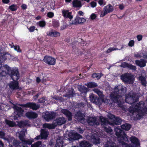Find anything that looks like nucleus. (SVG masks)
<instances>
[{
  "instance_id": "nucleus-1",
  "label": "nucleus",
  "mask_w": 147,
  "mask_h": 147,
  "mask_svg": "<svg viewBox=\"0 0 147 147\" xmlns=\"http://www.w3.org/2000/svg\"><path fill=\"white\" fill-rule=\"evenodd\" d=\"M136 96L135 94L131 95V93L126 95L125 101L130 104H133L129 108L130 112L132 113L133 114L135 113L137 114V117L138 119H140L147 111V108L144 107V102H143L136 104L135 102L138 99Z\"/></svg>"
},
{
  "instance_id": "nucleus-2",
  "label": "nucleus",
  "mask_w": 147,
  "mask_h": 147,
  "mask_svg": "<svg viewBox=\"0 0 147 147\" xmlns=\"http://www.w3.org/2000/svg\"><path fill=\"white\" fill-rule=\"evenodd\" d=\"M115 130L116 131V134L118 137L119 142L122 144L123 147H138L140 146V144L139 140L136 137L132 136L130 138L131 143L129 145L127 135L124 133H123L122 135L121 134V130L118 127H115Z\"/></svg>"
},
{
  "instance_id": "nucleus-3",
  "label": "nucleus",
  "mask_w": 147,
  "mask_h": 147,
  "mask_svg": "<svg viewBox=\"0 0 147 147\" xmlns=\"http://www.w3.org/2000/svg\"><path fill=\"white\" fill-rule=\"evenodd\" d=\"M1 65L0 64V73L2 76H5L7 74H9L11 73V77L13 81L11 82L9 84V88L13 90L18 89L19 88L18 82L17 81L19 78V74L18 70H14L12 71L10 68L7 65H4L2 69H4V71H1Z\"/></svg>"
},
{
  "instance_id": "nucleus-4",
  "label": "nucleus",
  "mask_w": 147,
  "mask_h": 147,
  "mask_svg": "<svg viewBox=\"0 0 147 147\" xmlns=\"http://www.w3.org/2000/svg\"><path fill=\"white\" fill-rule=\"evenodd\" d=\"M26 132V129H23L21 131L18 132L16 134V136H18L22 141L21 142H19L15 140L13 137L10 138V139H9L8 141L9 147H27L26 146L27 144H31L33 142L32 141L25 140L24 136Z\"/></svg>"
},
{
  "instance_id": "nucleus-5",
  "label": "nucleus",
  "mask_w": 147,
  "mask_h": 147,
  "mask_svg": "<svg viewBox=\"0 0 147 147\" xmlns=\"http://www.w3.org/2000/svg\"><path fill=\"white\" fill-rule=\"evenodd\" d=\"M125 89L126 88H123V86L121 85H119L115 87L114 90V93L110 95L111 99L115 103H117L119 104V100H120V98L121 97L122 92L123 93L124 92L123 91V89Z\"/></svg>"
},
{
  "instance_id": "nucleus-6",
  "label": "nucleus",
  "mask_w": 147,
  "mask_h": 147,
  "mask_svg": "<svg viewBox=\"0 0 147 147\" xmlns=\"http://www.w3.org/2000/svg\"><path fill=\"white\" fill-rule=\"evenodd\" d=\"M100 119L101 121V125L106 131L108 133L111 132L112 131V129L108 126V125L111 124L107 121V119L102 117H100Z\"/></svg>"
},
{
  "instance_id": "nucleus-7",
  "label": "nucleus",
  "mask_w": 147,
  "mask_h": 147,
  "mask_svg": "<svg viewBox=\"0 0 147 147\" xmlns=\"http://www.w3.org/2000/svg\"><path fill=\"white\" fill-rule=\"evenodd\" d=\"M113 7L110 4H108L103 7V11L100 13V16L103 17L107 14L113 12Z\"/></svg>"
},
{
  "instance_id": "nucleus-8",
  "label": "nucleus",
  "mask_w": 147,
  "mask_h": 147,
  "mask_svg": "<svg viewBox=\"0 0 147 147\" xmlns=\"http://www.w3.org/2000/svg\"><path fill=\"white\" fill-rule=\"evenodd\" d=\"M121 79L125 82L128 84L132 83L134 80L133 75L128 73L125 74L121 76Z\"/></svg>"
},
{
  "instance_id": "nucleus-9",
  "label": "nucleus",
  "mask_w": 147,
  "mask_h": 147,
  "mask_svg": "<svg viewBox=\"0 0 147 147\" xmlns=\"http://www.w3.org/2000/svg\"><path fill=\"white\" fill-rule=\"evenodd\" d=\"M20 105L25 107L29 108L33 110H36L40 107L39 105L33 102H29L26 104Z\"/></svg>"
},
{
  "instance_id": "nucleus-10",
  "label": "nucleus",
  "mask_w": 147,
  "mask_h": 147,
  "mask_svg": "<svg viewBox=\"0 0 147 147\" xmlns=\"http://www.w3.org/2000/svg\"><path fill=\"white\" fill-rule=\"evenodd\" d=\"M69 138L68 139L69 141L72 140H75L80 138H82V136L77 133H75L74 131H71L69 133Z\"/></svg>"
},
{
  "instance_id": "nucleus-11",
  "label": "nucleus",
  "mask_w": 147,
  "mask_h": 147,
  "mask_svg": "<svg viewBox=\"0 0 147 147\" xmlns=\"http://www.w3.org/2000/svg\"><path fill=\"white\" fill-rule=\"evenodd\" d=\"M55 114L54 113H49L48 111L46 112L43 115V117L46 121H49L51 119L54 118Z\"/></svg>"
},
{
  "instance_id": "nucleus-12",
  "label": "nucleus",
  "mask_w": 147,
  "mask_h": 147,
  "mask_svg": "<svg viewBox=\"0 0 147 147\" xmlns=\"http://www.w3.org/2000/svg\"><path fill=\"white\" fill-rule=\"evenodd\" d=\"M43 60L45 62L50 65H54L55 63V59L50 56H45Z\"/></svg>"
},
{
  "instance_id": "nucleus-13",
  "label": "nucleus",
  "mask_w": 147,
  "mask_h": 147,
  "mask_svg": "<svg viewBox=\"0 0 147 147\" xmlns=\"http://www.w3.org/2000/svg\"><path fill=\"white\" fill-rule=\"evenodd\" d=\"M13 108L14 110L15 114L18 115L19 117H21L23 115L24 111L20 107L16 105H14Z\"/></svg>"
},
{
  "instance_id": "nucleus-14",
  "label": "nucleus",
  "mask_w": 147,
  "mask_h": 147,
  "mask_svg": "<svg viewBox=\"0 0 147 147\" xmlns=\"http://www.w3.org/2000/svg\"><path fill=\"white\" fill-rule=\"evenodd\" d=\"M62 15L65 18L71 19L73 18L71 12H69V10L63 9L62 11Z\"/></svg>"
},
{
  "instance_id": "nucleus-15",
  "label": "nucleus",
  "mask_w": 147,
  "mask_h": 147,
  "mask_svg": "<svg viewBox=\"0 0 147 147\" xmlns=\"http://www.w3.org/2000/svg\"><path fill=\"white\" fill-rule=\"evenodd\" d=\"M49 135V132L44 129H42L41 131L40 136H36L35 139L37 140L39 139L40 137L42 139H45Z\"/></svg>"
},
{
  "instance_id": "nucleus-16",
  "label": "nucleus",
  "mask_w": 147,
  "mask_h": 147,
  "mask_svg": "<svg viewBox=\"0 0 147 147\" xmlns=\"http://www.w3.org/2000/svg\"><path fill=\"white\" fill-rule=\"evenodd\" d=\"M88 124L90 125H98L99 124V122L95 117H91L88 120Z\"/></svg>"
},
{
  "instance_id": "nucleus-17",
  "label": "nucleus",
  "mask_w": 147,
  "mask_h": 147,
  "mask_svg": "<svg viewBox=\"0 0 147 147\" xmlns=\"http://www.w3.org/2000/svg\"><path fill=\"white\" fill-rule=\"evenodd\" d=\"M93 90L99 96L100 98V99H101L103 102H104L107 104L109 102L110 100L106 99L105 100L103 99L104 96L102 94V93L101 92L97 89H94Z\"/></svg>"
},
{
  "instance_id": "nucleus-18",
  "label": "nucleus",
  "mask_w": 147,
  "mask_h": 147,
  "mask_svg": "<svg viewBox=\"0 0 147 147\" xmlns=\"http://www.w3.org/2000/svg\"><path fill=\"white\" fill-rule=\"evenodd\" d=\"M90 98L91 102L96 105H100V99L93 94H91L90 95Z\"/></svg>"
},
{
  "instance_id": "nucleus-19",
  "label": "nucleus",
  "mask_w": 147,
  "mask_h": 147,
  "mask_svg": "<svg viewBox=\"0 0 147 147\" xmlns=\"http://www.w3.org/2000/svg\"><path fill=\"white\" fill-rule=\"evenodd\" d=\"M84 115L80 111L77 112L75 115V117L77 119L78 121H80L82 123H83L84 121Z\"/></svg>"
},
{
  "instance_id": "nucleus-20",
  "label": "nucleus",
  "mask_w": 147,
  "mask_h": 147,
  "mask_svg": "<svg viewBox=\"0 0 147 147\" xmlns=\"http://www.w3.org/2000/svg\"><path fill=\"white\" fill-rule=\"evenodd\" d=\"M61 112L67 117L69 121H71L72 120V114L67 109H63L61 110Z\"/></svg>"
},
{
  "instance_id": "nucleus-21",
  "label": "nucleus",
  "mask_w": 147,
  "mask_h": 147,
  "mask_svg": "<svg viewBox=\"0 0 147 147\" xmlns=\"http://www.w3.org/2000/svg\"><path fill=\"white\" fill-rule=\"evenodd\" d=\"M66 122V120L63 117H60L57 119L55 120L54 122V123H55L57 125H61L65 123Z\"/></svg>"
},
{
  "instance_id": "nucleus-22",
  "label": "nucleus",
  "mask_w": 147,
  "mask_h": 147,
  "mask_svg": "<svg viewBox=\"0 0 147 147\" xmlns=\"http://www.w3.org/2000/svg\"><path fill=\"white\" fill-rule=\"evenodd\" d=\"M90 141L93 144H97L99 143L100 140L96 134L94 133L93 135H92Z\"/></svg>"
},
{
  "instance_id": "nucleus-23",
  "label": "nucleus",
  "mask_w": 147,
  "mask_h": 147,
  "mask_svg": "<svg viewBox=\"0 0 147 147\" xmlns=\"http://www.w3.org/2000/svg\"><path fill=\"white\" fill-rule=\"evenodd\" d=\"M75 22L72 23V24H80L85 22L86 20L84 18H80L78 16H76L75 18Z\"/></svg>"
},
{
  "instance_id": "nucleus-24",
  "label": "nucleus",
  "mask_w": 147,
  "mask_h": 147,
  "mask_svg": "<svg viewBox=\"0 0 147 147\" xmlns=\"http://www.w3.org/2000/svg\"><path fill=\"white\" fill-rule=\"evenodd\" d=\"M26 116L29 119L35 118L37 117V114L33 112H28L26 113Z\"/></svg>"
},
{
  "instance_id": "nucleus-25",
  "label": "nucleus",
  "mask_w": 147,
  "mask_h": 147,
  "mask_svg": "<svg viewBox=\"0 0 147 147\" xmlns=\"http://www.w3.org/2000/svg\"><path fill=\"white\" fill-rule=\"evenodd\" d=\"M47 35L48 36L57 37L59 36H60V34L58 32L51 30L48 32Z\"/></svg>"
},
{
  "instance_id": "nucleus-26",
  "label": "nucleus",
  "mask_w": 147,
  "mask_h": 147,
  "mask_svg": "<svg viewBox=\"0 0 147 147\" xmlns=\"http://www.w3.org/2000/svg\"><path fill=\"white\" fill-rule=\"evenodd\" d=\"M135 63L136 65L140 67H144L146 65V61L143 59L136 60L135 61Z\"/></svg>"
},
{
  "instance_id": "nucleus-27",
  "label": "nucleus",
  "mask_w": 147,
  "mask_h": 147,
  "mask_svg": "<svg viewBox=\"0 0 147 147\" xmlns=\"http://www.w3.org/2000/svg\"><path fill=\"white\" fill-rule=\"evenodd\" d=\"M65 145L63 144L62 138L59 137L57 140L55 147H62Z\"/></svg>"
},
{
  "instance_id": "nucleus-28",
  "label": "nucleus",
  "mask_w": 147,
  "mask_h": 147,
  "mask_svg": "<svg viewBox=\"0 0 147 147\" xmlns=\"http://www.w3.org/2000/svg\"><path fill=\"white\" fill-rule=\"evenodd\" d=\"M121 66L123 67H127L134 70H136V67L135 66L125 62L122 63Z\"/></svg>"
},
{
  "instance_id": "nucleus-29",
  "label": "nucleus",
  "mask_w": 147,
  "mask_h": 147,
  "mask_svg": "<svg viewBox=\"0 0 147 147\" xmlns=\"http://www.w3.org/2000/svg\"><path fill=\"white\" fill-rule=\"evenodd\" d=\"M56 126L55 123L50 124L48 123H45L43 125V127L44 128H47L49 129H54Z\"/></svg>"
},
{
  "instance_id": "nucleus-30",
  "label": "nucleus",
  "mask_w": 147,
  "mask_h": 147,
  "mask_svg": "<svg viewBox=\"0 0 147 147\" xmlns=\"http://www.w3.org/2000/svg\"><path fill=\"white\" fill-rule=\"evenodd\" d=\"M29 125V121L26 120L20 121L18 123V126L20 127H24L26 125Z\"/></svg>"
},
{
  "instance_id": "nucleus-31",
  "label": "nucleus",
  "mask_w": 147,
  "mask_h": 147,
  "mask_svg": "<svg viewBox=\"0 0 147 147\" xmlns=\"http://www.w3.org/2000/svg\"><path fill=\"white\" fill-rule=\"evenodd\" d=\"M80 145L81 147H90L92 145L91 144L85 141L82 142L80 143Z\"/></svg>"
},
{
  "instance_id": "nucleus-32",
  "label": "nucleus",
  "mask_w": 147,
  "mask_h": 147,
  "mask_svg": "<svg viewBox=\"0 0 147 147\" xmlns=\"http://www.w3.org/2000/svg\"><path fill=\"white\" fill-rule=\"evenodd\" d=\"M5 122L10 127H14L16 125V123L12 121L6 119L5 120Z\"/></svg>"
},
{
  "instance_id": "nucleus-33",
  "label": "nucleus",
  "mask_w": 147,
  "mask_h": 147,
  "mask_svg": "<svg viewBox=\"0 0 147 147\" xmlns=\"http://www.w3.org/2000/svg\"><path fill=\"white\" fill-rule=\"evenodd\" d=\"M73 4L74 7H80L82 6L81 2L78 0L74 1H73Z\"/></svg>"
},
{
  "instance_id": "nucleus-34",
  "label": "nucleus",
  "mask_w": 147,
  "mask_h": 147,
  "mask_svg": "<svg viewBox=\"0 0 147 147\" xmlns=\"http://www.w3.org/2000/svg\"><path fill=\"white\" fill-rule=\"evenodd\" d=\"M130 127V125L128 123H125L121 126V128L125 130H129Z\"/></svg>"
},
{
  "instance_id": "nucleus-35",
  "label": "nucleus",
  "mask_w": 147,
  "mask_h": 147,
  "mask_svg": "<svg viewBox=\"0 0 147 147\" xmlns=\"http://www.w3.org/2000/svg\"><path fill=\"white\" fill-rule=\"evenodd\" d=\"M113 123L116 125H119L121 122V120L119 117H116L113 119Z\"/></svg>"
},
{
  "instance_id": "nucleus-36",
  "label": "nucleus",
  "mask_w": 147,
  "mask_h": 147,
  "mask_svg": "<svg viewBox=\"0 0 147 147\" xmlns=\"http://www.w3.org/2000/svg\"><path fill=\"white\" fill-rule=\"evenodd\" d=\"M87 86L90 88L96 87L97 86L96 84L94 82L88 83L87 84Z\"/></svg>"
},
{
  "instance_id": "nucleus-37",
  "label": "nucleus",
  "mask_w": 147,
  "mask_h": 147,
  "mask_svg": "<svg viewBox=\"0 0 147 147\" xmlns=\"http://www.w3.org/2000/svg\"><path fill=\"white\" fill-rule=\"evenodd\" d=\"M139 79L141 81L142 85L145 86L146 84V82L145 81V79L142 76H140L139 78Z\"/></svg>"
},
{
  "instance_id": "nucleus-38",
  "label": "nucleus",
  "mask_w": 147,
  "mask_h": 147,
  "mask_svg": "<svg viewBox=\"0 0 147 147\" xmlns=\"http://www.w3.org/2000/svg\"><path fill=\"white\" fill-rule=\"evenodd\" d=\"M102 76L101 74L94 73L92 75V77L94 78H96L97 79H100Z\"/></svg>"
},
{
  "instance_id": "nucleus-39",
  "label": "nucleus",
  "mask_w": 147,
  "mask_h": 147,
  "mask_svg": "<svg viewBox=\"0 0 147 147\" xmlns=\"http://www.w3.org/2000/svg\"><path fill=\"white\" fill-rule=\"evenodd\" d=\"M41 144L40 141H38L31 145V147H39Z\"/></svg>"
},
{
  "instance_id": "nucleus-40",
  "label": "nucleus",
  "mask_w": 147,
  "mask_h": 147,
  "mask_svg": "<svg viewBox=\"0 0 147 147\" xmlns=\"http://www.w3.org/2000/svg\"><path fill=\"white\" fill-rule=\"evenodd\" d=\"M98 3L101 6L103 7L106 4V2L103 0H99Z\"/></svg>"
},
{
  "instance_id": "nucleus-41",
  "label": "nucleus",
  "mask_w": 147,
  "mask_h": 147,
  "mask_svg": "<svg viewBox=\"0 0 147 147\" xmlns=\"http://www.w3.org/2000/svg\"><path fill=\"white\" fill-rule=\"evenodd\" d=\"M9 8L12 11H15L17 9V6L16 5H12L9 7Z\"/></svg>"
},
{
  "instance_id": "nucleus-42",
  "label": "nucleus",
  "mask_w": 147,
  "mask_h": 147,
  "mask_svg": "<svg viewBox=\"0 0 147 147\" xmlns=\"http://www.w3.org/2000/svg\"><path fill=\"white\" fill-rule=\"evenodd\" d=\"M40 26L41 27H44L46 25L45 22L44 21H40L38 23Z\"/></svg>"
},
{
  "instance_id": "nucleus-43",
  "label": "nucleus",
  "mask_w": 147,
  "mask_h": 147,
  "mask_svg": "<svg viewBox=\"0 0 147 147\" xmlns=\"http://www.w3.org/2000/svg\"><path fill=\"white\" fill-rule=\"evenodd\" d=\"M97 14L94 13H92L90 15V18L91 20H93L95 19L97 17Z\"/></svg>"
},
{
  "instance_id": "nucleus-44",
  "label": "nucleus",
  "mask_w": 147,
  "mask_h": 147,
  "mask_svg": "<svg viewBox=\"0 0 147 147\" xmlns=\"http://www.w3.org/2000/svg\"><path fill=\"white\" fill-rule=\"evenodd\" d=\"M135 43L134 41L133 40H130L128 43V45L130 47H132L134 45Z\"/></svg>"
},
{
  "instance_id": "nucleus-45",
  "label": "nucleus",
  "mask_w": 147,
  "mask_h": 147,
  "mask_svg": "<svg viewBox=\"0 0 147 147\" xmlns=\"http://www.w3.org/2000/svg\"><path fill=\"white\" fill-rule=\"evenodd\" d=\"M118 50L117 48H116L114 47H111L109 48L107 51V53H109L112 51L116 50Z\"/></svg>"
},
{
  "instance_id": "nucleus-46",
  "label": "nucleus",
  "mask_w": 147,
  "mask_h": 147,
  "mask_svg": "<svg viewBox=\"0 0 147 147\" xmlns=\"http://www.w3.org/2000/svg\"><path fill=\"white\" fill-rule=\"evenodd\" d=\"M142 55L143 54L141 53H136L134 54L135 57L138 58H140Z\"/></svg>"
},
{
  "instance_id": "nucleus-47",
  "label": "nucleus",
  "mask_w": 147,
  "mask_h": 147,
  "mask_svg": "<svg viewBox=\"0 0 147 147\" xmlns=\"http://www.w3.org/2000/svg\"><path fill=\"white\" fill-rule=\"evenodd\" d=\"M108 117L109 119L112 120L113 121V119H114L115 118L114 115L110 113H109L108 114Z\"/></svg>"
},
{
  "instance_id": "nucleus-48",
  "label": "nucleus",
  "mask_w": 147,
  "mask_h": 147,
  "mask_svg": "<svg viewBox=\"0 0 147 147\" xmlns=\"http://www.w3.org/2000/svg\"><path fill=\"white\" fill-rule=\"evenodd\" d=\"M54 16V13L51 12H49L47 14V16L49 18H52Z\"/></svg>"
},
{
  "instance_id": "nucleus-49",
  "label": "nucleus",
  "mask_w": 147,
  "mask_h": 147,
  "mask_svg": "<svg viewBox=\"0 0 147 147\" xmlns=\"http://www.w3.org/2000/svg\"><path fill=\"white\" fill-rule=\"evenodd\" d=\"M91 6L92 7L94 8L97 5V3L96 2L94 1H92L90 3Z\"/></svg>"
},
{
  "instance_id": "nucleus-50",
  "label": "nucleus",
  "mask_w": 147,
  "mask_h": 147,
  "mask_svg": "<svg viewBox=\"0 0 147 147\" xmlns=\"http://www.w3.org/2000/svg\"><path fill=\"white\" fill-rule=\"evenodd\" d=\"M14 50L16 51L17 52H20L21 51V50L20 49L19 46H14Z\"/></svg>"
},
{
  "instance_id": "nucleus-51",
  "label": "nucleus",
  "mask_w": 147,
  "mask_h": 147,
  "mask_svg": "<svg viewBox=\"0 0 147 147\" xmlns=\"http://www.w3.org/2000/svg\"><path fill=\"white\" fill-rule=\"evenodd\" d=\"M35 28H36L34 26H32L30 27L29 28H28V30L30 32H33L35 29Z\"/></svg>"
},
{
  "instance_id": "nucleus-52",
  "label": "nucleus",
  "mask_w": 147,
  "mask_h": 147,
  "mask_svg": "<svg viewBox=\"0 0 147 147\" xmlns=\"http://www.w3.org/2000/svg\"><path fill=\"white\" fill-rule=\"evenodd\" d=\"M53 25L56 27H57L59 26V22L57 21H54L53 22Z\"/></svg>"
},
{
  "instance_id": "nucleus-53",
  "label": "nucleus",
  "mask_w": 147,
  "mask_h": 147,
  "mask_svg": "<svg viewBox=\"0 0 147 147\" xmlns=\"http://www.w3.org/2000/svg\"><path fill=\"white\" fill-rule=\"evenodd\" d=\"M136 37L138 41H140L142 40V36L140 34L138 35Z\"/></svg>"
},
{
  "instance_id": "nucleus-54",
  "label": "nucleus",
  "mask_w": 147,
  "mask_h": 147,
  "mask_svg": "<svg viewBox=\"0 0 147 147\" xmlns=\"http://www.w3.org/2000/svg\"><path fill=\"white\" fill-rule=\"evenodd\" d=\"M81 88L82 90H80V91L82 92H85L87 91V88L84 86L82 87Z\"/></svg>"
},
{
  "instance_id": "nucleus-55",
  "label": "nucleus",
  "mask_w": 147,
  "mask_h": 147,
  "mask_svg": "<svg viewBox=\"0 0 147 147\" xmlns=\"http://www.w3.org/2000/svg\"><path fill=\"white\" fill-rule=\"evenodd\" d=\"M5 136V133L2 131H0V138H4Z\"/></svg>"
},
{
  "instance_id": "nucleus-56",
  "label": "nucleus",
  "mask_w": 147,
  "mask_h": 147,
  "mask_svg": "<svg viewBox=\"0 0 147 147\" xmlns=\"http://www.w3.org/2000/svg\"><path fill=\"white\" fill-rule=\"evenodd\" d=\"M45 99L44 98H41L39 100V102L40 103H43L45 102Z\"/></svg>"
},
{
  "instance_id": "nucleus-57",
  "label": "nucleus",
  "mask_w": 147,
  "mask_h": 147,
  "mask_svg": "<svg viewBox=\"0 0 147 147\" xmlns=\"http://www.w3.org/2000/svg\"><path fill=\"white\" fill-rule=\"evenodd\" d=\"M71 19H70V20L69 21V24L71 25H76L77 24H72V23H74V22H75V19L74 20H72Z\"/></svg>"
},
{
  "instance_id": "nucleus-58",
  "label": "nucleus",
  "mask_w": 147,
  "mask_h": 147,
  "mask_svg": "<svg viewBox=\"0 0 147 147\" xmlns=\"http://www.w3.org/2000/svg\"><path fill=\"white\" fill-rule=\"evenodd\" d=\"M78 14L80 16H83L84 15V12L81 11H79L78 12Z\"/></svg>"
},
{
  "instance_id": "nucleus-59",
  "label": "nucleus",
  "mask_w": 147,
  "mask_h": 147,
  "mask_svg": "<svg viewBox=\"0 0 147 147\" xmlns=\"http://www.w3.org/2000/svg\"><path fill=\"white\" fill-rule=\"evenodd\" d=\"M119 8L121 10L123 9L124 7V6L122 4H120L119 5Z\"/></svg>"
},
{
  "instance_id": "nucleus-60",
  "label": "nucleus",
  "mask_w": 147,
  "mask_h": 147,
  "mask_svg": "<svg viewBox=\"0 0 147 147\" xmlns=\"http://www.w3.org/2000/svg\"><path fill=\"white\" fill-rule=\"evenodd\" d=\"M77 131L80 133H82L83 132V131L80 128H78Z\"/></svg>"
},
{
  "instance_id": "nucleus-61",
  "label": "nucleus",
  "mask_w": 147,
  "mask_h": 147,
  "mask_svg": "<svg viewBox=\"0 0 147 147\" xmlns=\"http://www.w3.org/2000/svg\"><path fill=\"white\" fill-rule=\"evenodd\" d=\"M21 7L22 8L24 9H26L27 8V6L25 4H23Z\"/></svg>"
},
{
  "instance_id": "nucleus-62",
  "label": "nucleus",
  "mask_w": 147,
  "mask_h": 147,
  "mask_svg": "<svg viewBox=\"0 0 147 147\" xmlns=\"http://www.w3.org/2000/svg\"><path fill=\"white\" fill-rule=\"evenodd\" d=\"M3 2L5 3H7L9 2V0H2Z\"/></svg>"
},
{
  "instance_id": "nucleus-63",
  "label": "nucleus",
  "mask_w": 147,
  "mask_h": 147,
  "mask_svg": "<svg viewBox=\"0 0 147 147\" xmlns=\"http://www.w3.org/2000/svg\"><path fill=\"white\" fill-rule=\"evenodd\" d=\"M36 81L37 82H39L40 81V78L38 77H37L36 78Z\"/></svg>"
},
{
  "instance_id": "nucleus-64",
  "label": "nucleus",
  "mask_w": 147,
  "mask_h": 147,
  "mask_svg": "<svg viewBox=\"0 0 147 147\" xmlns=\"http://www.w3.org/2000/svg\"><path fill=\"white\" fill-rule=\"evenodd\" d=\"M0 147H3V144L1 141H0Z\"/></svg>"
}]
</instances>
